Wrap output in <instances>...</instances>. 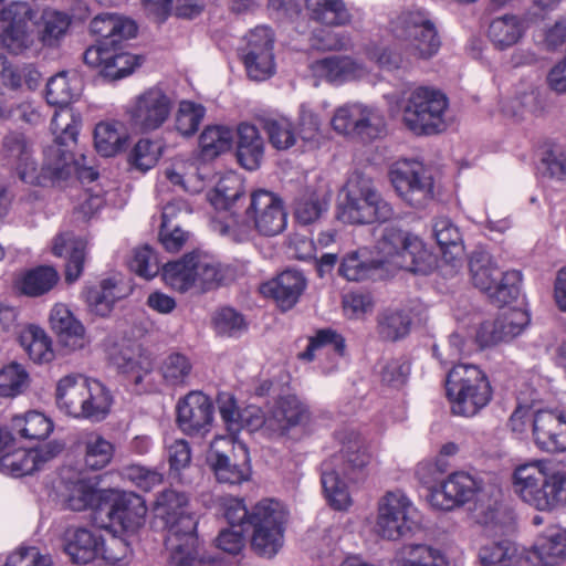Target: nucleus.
<instances>
[{"label":"nucleus","mask_w":566,"mask_h":566,"mask_svg":"<svg viewBox=\"0 0 566 566\" xmlns=\"http://www.w3.org/2000/svg\"><path fill=\"white\" fill-rule=\"evenodd\" d=\"M20 343L28 353L30 359L38 364L50 363L54 358L52 340L46 332L30 325L20 335Z\"/></svg>","instance_id":"54"},{"label":"nucleus","mask_w":566,"mask_h":566,"mask_svg":"<svg viewBox=\"0 0 566 566\" xmlns=\"http://www.w3.org/2000/svg\"><path fill=\"white\" fill-rule=\"evenodd\" d=\"M33 7L27 1L0 0V44L12 54H21L34 44L31 21Z\"/></svg>","instance_id":"20"},{"label":"nucleus","mask_w":566,"mask_h":566,"mask_svg":"<svg viewBox=\"0 0 566 566\" xmlns=\"http://www.w3.org/2000/svg\"><path fill=\"white\" fill-rule=\"evenodd\" d=\"M389 177L397 195L409 206L424 208L433 199V178L422 163L398 160L390 167Z\"/></svg>","instance_id":"19"},{"label":"nucleus","mask_w":566,"mask_h":566,"mask_svg":"<svg viewBox=\"0 0 566 566\" xmlns=\"http://www.w3.org/2000/svg\"><path fill=\"white\" fill-rule=\"evenodd\" d=\"M500 495L501 489L497 484L486 486L476 476L457 471L443 479L439 486H434L431 494L427 495V501L434 510L450 511L471 501L474 496H478L479 501L489 496L493 499L494 506Z\"/></svg>","instance_id":"15"},{"label":"nucleus","mask_w":566,"mask_h":566,"mask_svg":"<svg viewBox=\"0 0 566 566\" xmlns=\"http://www.w3.org/2000/svg\"><path fill=\"white\" fill-rule=\"evenodd\" d=\"M411 318L400 310H386L378 317V333L387 340L405 337L410 329Z\"/></svg>","instance_id":"64"},{"label":"nucleus","mask_w":566,"mask_h":566,"mask_svg":"<svg viewBox=\"0 0 566 566\" xmlns=\"http://www.w3.org/2000/svg\"><path fill=\"white\" fill-rule=\"evenodd\" d=\"M125 202L126 199L114 182H107L106 187L96 184L87 189L84 209L94 213L104 206L122 208Z\"/></svg>","instance_id":"61"},{"label":"nucleus","mask_w":566,"mask_h":566,"mask_svg":"<svg viewBox=\"0 0 566 566\" xmlns=\"http://www.w3.org/2000/svg\"><path fill=\"white\" fill-rule=\"evenodd\" d=\"M63 450L60 442H49L36 449L18 448L7 450L0 457L1 472L12 476H23L40 470L44 463L55 458Z\"/></svg>","instance_id":"25"},{"label":"nucleus","mask_w":566,"mask_h":566,"mask_svg":"<svg viewBox=\"0 0 566 566\" xmlns=\"http://www.w3.org/2000/svg\"><path fill=\"white\" fill-rule=\"evenodd\" d=\"M127 133L118 122H101L94 129V146L103 157H113L124 150Z\"/></svg>","instance_id":"49"},{"label":"nucleus","mask_w":566,"mask_h":566,"mask_svg":"<svg viewBox=\"0 0 566 566\" xmlns=\"http://www.w3.org/2000/svg\"><path fill=\"white\" fill-rule=\"evenodd\" d=\"M339 451L322 464V486L332 507L338 511L352 505L349 485L369 464L371 455L361 437L354 432L338 436Z\"/></svg>","instance_id":"6"},{"label":"nucleus","mask_w":566,"mask_h":566,"mask_svg":"<svg viewBox=\"0 0 566 566\" xmlns=\"http://www.w3.org/2000/svg\"><path fill=\"white\" fill-rule=\"evenodd\" d=\"M249 431L262 429L270 436H284L292 428L308 420L307 407L294 395L280 397L266 413L259 408L248 410L245 418Z\"/></svg>","instance_id":"17"},{"label":"nucleus","mask_w":566,"mask_h":566,"mask_svg":"<svg viewBox=\"0 0 566 566\" xmlns=\"http://www.w3.org/2000/svg\"><path fill=\"white\" fill-rule=\"evenodd\" d=\"M337 219L348 224L384 223L395 217V209L378 191L374 181L354 172L338 195Z\"/></svg>","instance_id":"8"},{"label":"nucleus","mask_w":566,"mask_h":566,"mask_svg":"<svg viewBox=\"0 0 566 566\" xmlns=\"http://www.w3.org/2000/svg\"><path fill=\"white\" fill-rule=\"evenodd\" d=\"M305 6L312 20L327 27L345 25L352 19L344 0H305Z\"/></svg>","instance_id":"48"},{"label":"nucleus","mask_w":566,"mask_h":566,"mask_svg":"<svg viewBox=\"0 0 566 566\" xmlns=\"http://www.w3.org/2000/svg\"><path fill=\"white\" fill-rule=\"evenodd\" d=\"M242 195V185L237 176L221 177L214 188L207 195L210 205L220 213L230 211Z\"/></svg>","instance_id":"58"},{"label":"nucleus","mask_w":566,"mask_h":566,"mask_svg":"<svg viewBox=\"0 0 566 566\" xmlns=\"http://www.w3.org/2000/svg\"><path fill=\"white\" fill-rule=\"evenodd\" d=\"M182 212H192L190 205L184 199L170 201L163 208L159 238L169 252H178L188 239V233L172 222L177 214Z\"/></svg>","instance_id":"39"},{"label":"nucleus","mask_w":566,"mask_h":566,"mask_svg":"<svg viewBox=\"0 0 566 566\" xmlns=\"http://www.w3.org/2000/svg\"><path fill=\"white\" fill-rule=\"evenodd\" d=\"M113 360L117 369L135 385H140L154 368L151 355L139 345L120 349Z\"/></svg>","instance_id":"40"},{"label":"nucleus","mask_w":566,"mask_h":566,"mask_svg":"<svg viewBox=\"0 0 566 566\" xmlns=\"http://www.w3.org/2000/svg\"><path fill=\"white\" fill-rule=\"evenodd\" d=\"M51 252L57 258H66L65 281L76 282L83 273L86 255V242L72 232L57 233L51 244Z\"/></svg>","instance_id":"32"},{"label":"nucleus","mask_w":566,"mask_h":566,"mask_svg":"<svg viewBox=\"0 0 566 566\" xmlns=\"http://www.w3.org/2000/svg\"><path fill=\"white\" fill-rule=\"evenodd\" d=\"M12 429L24 439H45L53 430V421L43 412L31 410L12 418Z\"/></svg>","instance_id":"55"},{"label":"nucleus","mask_w":566,"mask_h":566,"mask_svg":"<svg viewBox=\"0 0 566 566\" xmlns=\"http://www.w3.org/2000/svg\"><path fill=\"white\" fill-rule=\"evenodd\" d=\"M526 27L516 15H503L494 19L489 28V38L499 49L504 50L516 44L524 35Z\"/></svg>","instance_id":"52"},{"label":"nucleus","mask_w":566,"mask_h":566,"mask_svg":"<svg viewBox=\"0 0 566 566\" xmlns=\"http://www.w3.org/2000/svg\"><path fill=\"white\" fill-rule=\"evenodd\" d=\"M178 428L189 437H205L213 423L214 407L201 391H190L176 406Z\"/></svg>","instance_id":"23"},{"label":"nucleus","mask_w":566,"mask_h":566,"mask_svg":"<svg viewBox=\"0 0 566 566\" xmlns=\"http://www.w3.org/2000/svg\"><path fill=\"white\" fill-rule=\"evenodd\" d=\"M163 151L164 146L160 140L140 138L130 149L128 163L133 168L145 172L156 166Z\"/></svg>","instance_id":"60"},{"label":"nucleus","mask_w":566,"mask_h":566,"mask_svg":"<svg viewBox=\"0 0 566 566\" xmlns=\"http://www.w3.org/2000/svg\"><path fill=\"white\" fill-rule=\"evenodd\" d=\"M499 331H493L488 342H506L518 336L530 324L526 310L520 307L503 308L496 317Z\"/></svg>","instance_id":"53"},{"label":"nucleus","mask_w":566,"mask_h":566,"mask_svg":"<svg viewBox=\"0 0 566 566\" xmlns=\"http://www.w3.org/2000/svg\"><path fill=\"white\" fill-rule=\"evenodd\" d=\"M331 197V190L326 185L304 189L294 202L296 220L303 224L317 221L328 210Z\"/></svg>","instance_id":"37"},{"label":"nucleus","mask_w":566,"mask_h":566,"mask_svg":"<svg viewBox=\"0 0 566 566\" xmlns=\"http://www.w3.org/2000/svg\"><path fill=\"white\" fill-rule=\"evenodd\" d=\"M305 287L306 279L302 272L286 270L274 280L263 283L260 292L264 296L273 297L283 311H287L297 303Z\"/></svg>","instance_id":"31"},{"label":"nucleus","mask_w":566,"mask_h":566,"mask_svg":"<svg viewBox=\"0 0 566 566\" xmlns=\"http://www.w3.org/2000/svg\"><path fill=\"white\" fill-rule=\"evenodd\" d=\"M81 297L91 313L104 317L113 311L115 302L120 296L116 282L112 279H104L96 285H85Z\"/></svg>","instance_id":"45"},{"label":"nucleus","mask_w":566,"mask_h":566,"mask_svg":"<svg viewBox=\"0 0 566 566\" xmlns=\"http://www.w3.org/2000/svg\"><path fill=\"white\" fill-rule=\"evenodd\" d=\"M447 396L452 413L474 417L492 400V387L480 367L458 364L449 371L446 380Z\"/></svg>","instance_id":"10"},{"label":"nucleus","mask_w":566,"mask_h":566,"mask_svg":"<svg viewBox=\"0 0 566 566\" xmlns=\"http://www.w3.org/2000/svg\"><path fill=\"white\" fill-rule=\"evenodd\" d=\"M345 338L332 328L318 329L314 336L310 338L306 350L301 353L298 357L304 360H313L321 355H333V361L336 365L338 359L345 355Z\"/></svg>","instance_id":"43"},{"label":"nucleus","mask_w":566,"mask_h":566,"mask_svg":"<svg viewBox=\"0 0 566 566\" xmlns=\"http://www.w3.org/2000/svg\"><path fill=\"white\" fill-rule=\"evenodd\" d=\"M375 250L373 258H369L366 249L347 254L340 263L339 273L348 281H360L385 265L429 274L437 264L436 255L421 238L395 226L381 230Z\"/></svg>","instance_id":"2"},{"label":"nucleus","mask_w":566,"mask_h":566,"mask_svg":"<svg viewBox=\"0 0 566 566\" xmlns=\"http://www.w3.org/2000/svg\"><path fill=\"white\" fill-rule=\"evenodd\" d=\"M476 522L484 526V538L479 549V558L488 566H516L518 563L517 547L507 538L497 536L502 526L497 524V512L491 504L484 512L475 507Z\"/></svg>","instance_id":"22"},{"label":"nucleus","mask_w":566,"mask_h":566,"mask_svg":"<svg viewBox=\"0 0 566 566\" xmlns=\"http://www.w3.org/2000/svg\"><path fill=\"white\" fill-rule=\"evenodd\" d=\"M188 499L184 493L167 490L164 491L156 500L155 513L156 516L164 520L167 526V532L170 531L172 524L181 527L179 520L181 516H192L187 513Z\"/></svg>","instance_id":"56"},{"label":"nucleus","mask_w":566,"mask_h":566,"mask_svg":"<svg viewBox=\"0 0 566 566\" xmlns=\"http://www.w3.org/2000/svg\"><path fill=\"white\" fill-rule=\"evenodd\" d=\"M82 92V83L74 72H60L46 83L45 98L50 105L69 106Z\"/></svg>","instance_id":"44"},{"label":"nucleus","mask_w":566,"mask_h":566,"mask_svg":"<svg viewBox=\"0 0 566 566\" xmlns=\"http://www.w3.org/2000/svg\"><path fill=\"white\" fill-rule=\"evenodd\" d=\"M112 402L113 398L109 390L101 381L90 378L83 407L77 419L102 421L109 413Z\"/></svg>","instance_id":"47"},{"label":"nucleus","mask_w":566,"mask_h":566,"mask_svg":"<svg viewBox=\"0 0 566 566\" xmlns=\"http://www.w3.org/2000/svg\"><path fill=\"white\" fill-rule=\"evenodd\" d=\"M29 386L30 375L23 365L11 363L0 369V397H17L23 394Z\"/></svg>","instance_id":"63"},{"label":"nucleus","mask_w":566,"mask_h":566,"mask_svg":"<svg viewBox=\"0 0 566 566\" xmlns=\"http://www.w3.org/2000/svg\"><path fill=\"white\" fill-rule=\"evenodd\" d=\"M264 154V142L254 125L242 123L238 126L237 157L248 170L259 168Z\"/></svg>","instance_id":"42"},{"label":"nucleus","mask_w":566,"mask_h":566,"mask_svg":"<svg viewBox=\"0 0 566 566\" xmlns=\"http://www.w3.org/2000/svg\"><path fill=\"white\" fill-rule=\"evenodd\" d=\"M105 503L106 515L111 526L124 531H135L143 523L147 513L144 500L133 492L111 491Z\"/></svg>","instance_id":"27"},{"label":"nucleus","mask_w":566,"mask_h":566,"mask_svg":"<svg viewBox=\"0 0 566 566\" xmlns=\"http://www.w3.org/2000/svg\"><path fill=\"white\" fill-rule=\"evenodd\" d=\"M469 265L473 284L486 293L493 303L502 306L518 297L522 282L520 271L501 272L491 255L483 251L473 253Z\"/></svg>","instance_id":"13"},{"label":"nucleus","mask_w":566,"mask_h":566,"mask_svg":"<svg viewBox=\"0 0 566 566\" xmlns=\"http://www.w3.org/2000/svg\"><path fill=\"white\" fill-rule=\"evenodd\" d=\"M60 274L51 265H40L22 273L17 285L28 296H41L50 292L59 282Z\"/></svg>","instance_id":"46"},{"label":"nucleus","mask_w":566,"mask_h":566,"mask_svg":"<svg viewBox=\"0 0 566 566\" xmlns=\"http://www.w3.org/2000/svg\"><path fill=\"white\" fill-rule=\"evenodd\" d=\"M397 106L401 114V123L415 135H433L447 127L449 99L436 87L409 86L402 91Z\"/></svg>","instance_id":"9"},{"label":"nucleus","mask_w":566,"mask_h":566,"mask_svg":"<svg viewBox=\"0 0 566 566\" xmlns=\"http://www.w3.org/2000/svg\"><path fill=\"white\" fill-rule=\"evenodd\" d=\"M286 222L287 216L281 198L271 191L259 189L251 195L244 220L239 221L230 212L224 220L214 219L213 227L221 234L243 242L251 237L253 230L262 235H276L285 229Z\"/></svg>","instance_id":"7"},{"label":"nucleus","mask_w":566,"mask_h":566,"mask_svg":"<svg viewBox=\"0 0 566 566\" xmlns=\"http://www.w3.org/2000/svg\"><path fill=\"white\" fill-rule=\"evenodd\" d=\"M233 132L222 125L207 126L199 136V155L203 160H211L231 149Z\"/></svg>","instance_id":"50"},{"label":"nucleus","mask_w":566,"mask_h":566,"mask_svg":"<svg viewBox=\"0 0 566 566\" xmlns=\"http://www.w3.org/2000/svg\"><path fill=\"white\" fill-rule=\"evenodd\" d=\"M172 99L159 86H151L134 96L126 107L132 125L142 133H153L169 119Z\"/></svg>","instance_id":"21"},{"label":"nucleus","mask_w":566,"mask_h":566,"mask_svg":"<svg viewBox=\"0 0 566 566\" xmlns=\"http://www.w3.org/2000/svg\"><path fill=\"white\" fill-rule=\"evenodd\" d=\"M421 528V515L402 491H389L378 501L376 533L389 541H398Z\"/></svg>","instance_id":"12"},{"label":"nucleus","mask_w":566,"mask_h":566,"mask_svg":"<svg viewBox=\"0 0 566 566\" xmlns=\"http://www.w3.org/2000/svg\"><path fill=\"white\" fill-rule=\"evenodd\" d=\"M161 275L166 285L181 293L195 286L210 290L222 279L219 264L211 256L197 252L166 263Z\"/></svg>","instance_id":"14"},{"label":"nucleus","mask_w":566,"mask_h":566,"mask_svg":"<svg viewBox=\"0 0 566 566\" xmlns=\"http://www.w3.org/2000/svg\"><path fill=\"white\" fill-rule=\"evenodd\" d=\"M49 319L52 329L66 347L72 350L84 347L86 343L85 327L66 304L56 303L51 308Z\"/></svg>","instance_id":"35"},{"label":"nucleus","mask_w":566,"mask_h":566,"mask_svg":"<svg viewBox=\"0 0 566 566\" xmlns=\"http://www.w3.org/2000/svg\"><path fill=\"white\" fill-rule=\"evenodd\" d=\"M514 493L525 504L541 512L566 506V467L549 460H534L517 465L512 474Z\"/></svg>","instance_id":"5"},{"label":"nucleus","mask_w":566,"mask_h":566,"mask_svg":"<svg viewBox=\"0 0 566 566\" xmlns=\"http://www.w3.org/2000/svg\"><path fill=\"white\" fill-rule=\"evenodd\" d=\"M549 95L537 88L528 87L502 104V112L517 120L538 119L546 117L552 111Z\"/></svg>","instance_id":"29"},{"label":"nucleus","mask_w":566,"mask_h":566,"mask_svg":"<svg viewBox=\"0 0 566 566\" xmlns=\"http://www.w3.org/2000/svg\"><path fill=\"white\" fill-rule=\"evenodd\" d=\"M90 378L70 374L59 379L55 389L57 408L66 416L78 418L86 395Z\"/></svg>","instance_id":"36"},{"label":"nucleus","mask_w":566,"mask_h":566,"mask_svg":"<svg viewBox=\"0 0 566 566\" xmlns=\"http://www.w3.org/2000/svg\"><path fill=\"white\" fill-rule=\"evenodd\" d=\"M396 566H450L446 554L424 543H408L395 554Z\"/></svg>","instance_id":"41"},{"label":"nucleus","mask_w":566,"mask_h":566,"mask_svg":"<svg viewBox=\"0 0 566 566\" xmlns=\"http://www.w3.org/2000/svg\"><path fill=\"white\" fill-rule=\"evenodd\" d=\"M90 29L99 41L85 51L84 62L99 69L101 73L111 80H119L132 74L137 66V57L122 51L118 44L136 35L135 21L115 13H102L91 21Z\"/></svg>","instance_id":"4"},{"label":"nucleus","mask_w":566,"mask_h":566,"mask_svg":"<svg viewBox=\"0 0 566 566\" xmlns=\"http://www.w3.org/2000/svg\"><path fill=\"white\" fill-rule=\"evenodd\" d=\"M289 512L273 499L259 501L250 511L251 548L262 557L275 556L284 544V531Z\"/></svg>","instance_id":"11"},{"label":"nucleus","mask_w":566,"mask_h":566,"mask_svg":"<svg viewBox=\"0 0 566 566\" xmlns=\"http://www.w3.org/2000/svg\"><path fill=\"white\" fill-rule=\"evenodd\" d=\"M161 176L174 187L190 193L200 192L206 186L205 175L200 168L182 156L175 157Z\"/></svg>","instance_id":"38"},{"label":"nucleus","mask_w":566,"mask_h":566,"mask_svg":"<svg viewBox=\"0 0 566 566\" xmlns=\"http://www.w3.org/2000/svg\"><path fill=\"white\" fill-rule=\"evenodd\" d=\"M61 486L59 492L64 497L67 506L73 511H83L94 507L99 500L107 499L91 480L80 478L71 470L61 473Z\"/></svg>","instance_id":"30"},{"label":"nucleus","mask_w":566,"mask_h":566,"mask_svg":"<svg viewBox=\"0 0 566 566\" xmlns=\"http://www.w3.org/2000/svg\"><path fill=\"white\" fill-rule=\"evenodd\" d=\"M389 31L405 49V55L382 44L370 43L365 53L379 67L394 71L409 67L416 60L432 57L440 48V39L428 13L421 9L400 12L389 23Z\"/></svg>","instance_id":"3"},{"label":"nucleus","mask_w":566,"mask_h":566,"mask_svg":"<svg viewBox=\"0 0 566 566\" xmlns=\"http://www.w3.org/2000/svg\"><path fill=\"white\" fill-rule=\"evenodd\" d=\"M85 465L92 470H101L107 467L115 453V447L96 431L85 432L82 437Z\"/></svg>","instance_id":"51"},{"label":"nucleus","mask_w":566,"mask_h":566,"mask_svg":"<svg viewBox=\"0 0 566 566\" xmlns=\"http://www.w3.org/2000/svg\"><path fill=\"white\" fill-rule=\"evenodd\" d=\"M533 437L535 444L543 451H566V407L535 410Z\"/></svg>","instance_id":"24"},{"label":"nucleus","mask_w":566,"mask_h":566,"mask_svg":"<svg viewBox=\"0 0 566 566\" xmlns=\"http://www.w3.org/2000/svg\"><path fill=\"white\" fill-rule=\"evenodd\" d=\"M64 549L73 563L87 564L98 557L116 563L125 557L127 547L116 537L106 545L99 530L77 527L67 530Z\"/></svg>","instance_id":"18"},{"label":"nucleus","mask_w":566,"mask_h":566,"mask_svg":"<svg viewBox=\"0 0 566 566\" xmlns=\"http://www.w3.org/2000/svg\"><path fill=\"white\" fill-rule=\"evenodd\" d=\"M538 171L544 177L558 181L566 180V146L547 144L539 154Z\"/></svg>","instance_id":"59"},{"label":"nucleus","mask_w":566,"mask_h":566,"mask_svg":"<svg viewBox=\"0 0 566 566\" xmlns=\"http://www.w3.org/2000/svg\"><path fill=\"white\" fill-rule=\"evenodd\" d=\"M432 235L439 245L442 259L453 270L462 265L464 243L460 229L448 217L436 218L432 222Z\"/></svg>","instance_id":"34"},{"label":"nucleus","mask_w":566,"mask_h":566,"mask_svg":"<svg viewBox=\"0 0 566 566\" xmlns=\"http://www.w3.org/2000/svg\"><path fill=\"white\" fill-rule=\"evenodd\" d=\"M536 566H557L566 559V528L552 526L541 534L528 557Z\"/></svg>","instance_id":"33"},{"label":"nucleus","mask_w":566,"mask_h":566,"mask_svg":"<svg viewBox=\"0 0 566 566\" xmlns=\"http://www.w3.org/2000/svg\"><path fill=\"white\" fill-rule=\"evenodd\" d=\"M81 126L78 112L69 106L59 107L50 125L54 139L44 148L41 166L34 157V144L21 132H10L3 137L0 164L27 185L60 186L74 172L71 146L76 144Z\"/></svg>","instance_id":"1"},{"label":"nucleus","mask_w":566,"mask_h":566,"mask_svg":"<svg viewBox=\"0 0 566 566\" xmlns=\"http://www.w3.org/2000/svg\"><path fill=\"white\" fill-rule=\"evenodd\" d=\"M207 463L220 483L237 485L251 478L249 450L234 436L217 437L210 444Z\"/></svg>","instance_id":"16"},{"label":"nucleus","mask_w":566,"mask_h":566,"mask_svg":"<svg viewBox=\"0 0 566 566\" xmlns=\"http://www.w3.org/2000/svg\"><path fill=\"white\" fill-rule=\"evenodd\" d=\"M360 115L356 135L361 139L373 140L381 137L386 132V119L382 111L374 105L359 103Z\"/></svg>","instance_id":"62"},{"label":"nucleus","mask_w":566,"mask_h":566,"mask_svg":"<svg viewBox=\"0 0 566 566\" xmlns=\"http://www.w3.org/2000/svg\"><path fill=\"white\" fill-rule=\"evenodd\" d=\"M310 72L316 85L321 81L340 85L365 78L368 74L367 66L350 56H329L314 61L310 64Z\"/></svg>","instance_id":"28"},{"label":"nucleus","mask_w":566,"mask_h":566,"mask_svg":"<svg viewBox=\"0 0 566 566\" xmlns=\"http://www.w3.org/2000/svg\"><path fill=\"white\" fill-rule=\"evenodd\" d=\"M178 523L167 532L166 548L171 566H193L198 562L197 521L195 516H181Z\"/></svg>","instance_id":"26"},{"label":"nucleus","mask_w":566,"mask_h":566,"mask_svg":"<svg viewBox=\"0 0 566 566\" xmlns=\"http://www.w3.org/2000/svg\"><path fill=\"white\" fill-rule=\"evenodd\" d=\"M71 24L69 14L57 10H44L41 15L39 39L44 46L55 48L65 36Z\"/></svg>","instance_id":"57"}]
</instances>
